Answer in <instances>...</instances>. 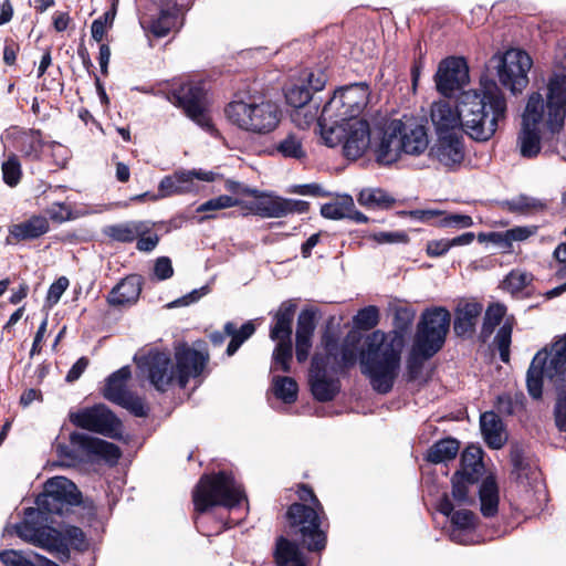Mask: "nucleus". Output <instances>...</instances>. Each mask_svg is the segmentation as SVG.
I'll list each match as a JSON object with an SVG mask.
<instances>
[{
    "label": "nucleus",
    "mask_w": 566,
    "mask_h": 566,
    "mask_svg": "<svg viewBox=\"0 0 566 566\" xmlns=\"http://www.w3.org/2000/svg\"><path fill=\"white\" fill-rule=\"evenodd\" d=\"M565 115L566 75H554L547 85L546 103L539 93H533L527 101L517 138L521 155L536 157L541 143L553 140L559 133Z\"/></svg>",
    "instance_id": "1"
},
{
    "label": "nucleus",
    "mask_w": 566,
    "mask_h": 566,
    "mask_svg": "<svg viewBox=\"0 0 566 566\" xmlns=\"http://www.w3.org/2000/svg\"><path fill=\"white\" fill-rule=\"evenodd\" d=\"M482 90L464 91L460 95V116L463 132L476 142L489 140L505 117L506 99L493 81L481 83Z\"/></svg>",
    "instance_id": "2"
},
{
    "label": "nucleus",
    "mask_w": 566,
    "mask_h": 566,
    "mask_svg": "<svg viewBox=\"0 0 566 566\" xmlns=\"http://www.w3.org/2000/svg\"><path fill=\"white\" fill-rule=\"evenodd\" d=\"M402 347L403 337L397 331L387 334L377 329L366 337L360 368L377 392L387 394L392 389L400 369Z\"/></svg>",
    "instance_id": "3"
},
{
    "label": "nucleus",
    "mask_w": 566,
    "mask_h": 566,
    "mask_svg": "<svg viewBox=\"0 0 566 566\" xmlns=\"http://www.w3.org/2000/svg\"><path fill=\"white\" fill-rule=\"evenodd\" d=\"M551 380L557 389L555 421L560 431H566V334L556 340L549 350H539L533 358L527 374L528 394L538 399L543 394V379Z\"/></svg>",
    "instance_id": "4"
},
{
    "label": "nucleus",
    "mask_w": 566,
    "mask_h": 566,
    "mask_svg": "<svg viewBox=\"0 0 566 566\" xmlns=\"http://www.w3.org/2000/svg\"><path fill=\"white\" fill-rule=\"evenodd\" d=\"M450 313L444 307L427 310L418 324L410 358L407 363L408 379L417 378L422 360L441 349L449 331Z\"/></svg>",
    "instance_id": "5"
},
{
    "label": "nucleus",
    "mask_w": 566,
    "mask_h": 566,
    "mask_svg": "<svg viewBox=\"0 0 566 566\" xmlns=\"http://www.w3.org/2000/svg\"><path fill=\"white\" fill-rule=\"evenodd\" d=\"M224 113L229 122L238 128L259 135L273 132L282 115L276 103L255 98L231 102Z\"/></svg>",
    "instance_id": "6"
},
{
    "label": "nucleus",
    "mask_w": 566,
    "mask_h": 566,
    "mask_svg": "<svg viewBox=\"0 0 566 566\" xmlns=\"http://www.w3.org/2000/svg\"><path fill=\"white\" fill-rule=\"evenodd\" d=\"M244 499L241 484L231 473L224 471L203 475L193 491V504L198 512H206L212 506L233 507Z\"/></svg>",
    "instance_id": "7"
},
{
    "label": "nucleus",
    "mask_w": 566,
    "mask_h": 566,
    "mask_svg": "<svg viewBox=\"0 0 566 566\" xmlns=\"http://www.w3.org/2000/svg\"><path fill=\"white\" fill-rule=\"evenodd\" d=\"M298 497L304 502H311L312 505L294 503L287 510V518L291 526L298 527L303 542L310 551H321L325 547L326 537L319 528L318 512L323 507L313 493L312 489L301 485L298 489Z\"/></svg>",
    "instance_id": "8"
},
{
    "label": "nucleus",
    "mask_w": 566,
    "mask_h": 566,
    "mask_svg": "<svg viewBox=\"0 0 566 566\" xmlns=\"http://www.w3.org/2000/svg\"><path fill=\"white\" fill-rule=\"evenodd\" d=\"M134 360L138 376L147 379L156 390L165 392L172 385H178L175 363L169 353L149 349L147 353L136 354Z\"/></svg>",
    "instance_id": "9"
},
{
    "label": "nucleus",
    "mask_w": 566,
    "mask_h": 566,
    "mask_svg": "<svg viewBox=\"0 0 566 566\" xmlns=\"http://www.w3.org/2000/svg\"><path fill=\"white\" fill-rule=\"evenodd\" d=\"M500 83L513 94L521 93L528 84V72L533 61L521 49H510L492 56Z\"/></svg>",
    "instance_id": "10"
},
{
    "label": "nucleus",
    "mask_w": 566,
    "mask_h": 566,
    "mask_svg": "<svg viewBox=\"0 0 566 566\" xmlns=\"http://www.w3.org/2000/svg\"><path fill=\"white\" fill-rule=\"evenodd\" d=\"M45 511L40 507H29L24 512V520L15 524L17 535L24 542L49 552L57 551L62 546L61 533L46 525Z\"/></svg>",
    "instance_id": "11"
},
{
    "label": "nucleus",
    "mask_w": 566,
    "mask_h": 566,
    "mask_svg": "<svg viewBox=\"0 0 566 566\" xmlns=\"http://www.w3.org/2000/svg\"><path fill=\"white\" fill-rule=\"evenodd\" d=\"M369 90L364 83L337 90L324 105L325 116L336 117V122L361 120L358 118L368 104Z\"/></svg>",
    "instance_id": "12"
},
{
    "label": "nucleus",
    "mask_w": 566,
    "mask_h": 566,
    "mask_svg": "<svg viewBox=\"0 0 566 566\" xmlns=\"http://www.w3.org/2000/svg\"><path fill=\"white\" fill-rule=\"evenodd\" d=\"M36 506L48 514H62L65 505H78L81 493L76 485L64 476H54L46 481L44 491L36 497Z\"/></svg>",
    "instance_id": "13"
},
{
    "label": "nucleus",
    "mask_w": 566,
    "mask_h": 566,
    "mask_svg": "<svg viewBox=\"0 0 566 566\" xmlns=\"http://www.w3.org/2000/svg\"><path fill=\"white\" fill-rule=\"evenodd\" d=\"M70 421L78 428L108 438L115 439L122 436L120 420L102 403L70 413Z\"/></svg>",
    "instance_id": "14"
},
{
    "label": "nucleus",
    "mask_w": 566,
    "mask_h": 566,
    "mask_svg": "<svg viewBox=\"0 0 566 566\" xmlns=\"http://www.w3.org/2000/svg\"><path fill=\"white\" fill-rule=\"evenodd\" d=\"M172 102L182 107L186 115L200 127L209 130L211 119L206 107V90L202 83H187L172 93Z\"/></svg>",
    "instance_id": "15"
},
{
    "label": "nucleus",
    "mask_w": 566,
    "mask_h": 566,
    "mask_svg": "<svg viewBox=\"0 0 566 566\" xmlns=\"http://www.w3.org/2000/svg\"><path fill=\"white\" fill-rule=\"evenodd\" d=\"M219 177L214 171L202 169L180 170L161 179L158 187V195L154 198H166L175 195H182L198 191L196 180L211 182Z\"/></svg>",
    "instance_id": "16"
},
{
    "label": "nucleus",
    "mask_w": 566,
    "mask_h": 566,
    "mask_svg": "<svg viewBox=\"0 0 566 566\" xmlns=\"http://www.w3.org/2000/svg\"><path fill=\"white\" fill-rule=\"evenodd\" d=\"M438 510L446 516L450 517L451 521V530H450V538L451 541L469 545L475 543V515L469 510H454V504L450 500V495L444 494L441 499Z\"/></svg>",
    "instance_id": "17"
},
{
    "label": "nucleus",
    "mask_w": 566,
    "mask_h": 566,
    "mask_svg": "<svg viewBox=\"0 0 566 566\" xmlns=\"http://www.w3.org/2000/svg\"><path fill=\"white\" fill-rule=\"evenodd\" d=\"M242 192L252 195L258 199L254 209L263 218H282L291 213H305L310 209V203L304 200L259 195L258 190L242 189Z\"/></svg>",
    "instance_id": "18"
},
{
    "label": "nucleus",
    "mask_w": 566,
    "mask_h": 566,
    "mask_svg": "<svg viewBox=\"0 0 566 566\" xmlns=\"http://www.w3.org/2000/svg\"><path fill=\"white\" fill-rule=\"evenodd\" d=\"M322 343L326 352V357L323 358L328 363L329 369L348 368L356 363L359 337L355 333L348 334L340 347L329 332L323 335Z\"/></svg>",
    "instance_id": "19"
},
{
    "label": "nucleus",
    "mask_w": 566,
    "mask_h": 566,
    "mask_svg": "<svg viewBox=\"0 0 566 566\" xmlns=\"http://www.w3.org/2000/svg\"><path fill=\"white\" fill-rule=\"evenodd\" d=\"M437 90L444 96L459 90L468 80V67L461 57H448L440 62L434 75Z\"/></svg>",
    "instance_id": "20"
},
{
    "label": "nucleus",
    "mask_w": 566,
    "mask_h": 566,
    "mask_svg": "<svg viewBox=\"0 0 566 566\" xmlns=\"http://www.w3.org/2000/svg\"><path fill=\"white\" fill-rule=\"evenodd\" d=\"M399 128L400 147L403 155L420 156L429 149V137L426 126L418 122L407 119H395Z\"/></svg>",
    "instance_id": "21"
},
{
    "label": "nucleus",
    "mask_w": 566,
    "mask_h": 566,
    "mask_svg": "<svg viewBox=\"0 0 566 566\" xmlns=\"http://www.w3.org/2000/svg\"><path fill=\"white\" fill-rule=\"evenodd\" d=\"M429 156L446 168L452 169L464 159V146L458 134L439 135L429 148Z\"/></svg>",
    "instance_id": "22"
},
{
    "label": "nucleus",
    "mask_w": 566,
    "mask_h": 566,
    "mask_svg": "<svg viewBox=\"0 0 566 566\" xmlns=\"http://www.w3.org/2000/svg\"><path fill=\"white\" fill-rule=\"evenodd\" d=\"M175 359L178 386L185 388L190 377H197L202 373L209 360V355L188 346H181L176 349Z\"/></svg>",
    "instance_id": "23"
},
{
    "label": "nucleus",
    "mask_w": 566,
    "mask_h": 566,
    "mask_svg": "<svg viewBox=\"0 0 566 566\" xmlns=\"http://www.w3.org/2000/svg\"><path fill=\"white\" fill-rule=\"evenodd\" d=\"M329 368L328 363L316 354L312 359L310 369V385L313 396L318 401L332 400L339 390V381L326 377V371Z\"/></svg>",
    "instance_id": "24"
},
{
    "label": "nucleus",
    "mask_w": 566,
    "mask_h": 566,
    "mask_svg": "<svg viewBox=\"0 0 566 566\" xmlns=\"http://www.w3.org/2000/svg\"><path fill=\"white\" fill-rule=\"evenodd\" d=\"M344 155L348 159L361 157L370 147V127L367 120H353L345 123Z\"/></svg>",
    "instance_id": "25"
},
{
    "label": "nucleus",
    "mask_w": 566,
    "mask_h": 566,
    "mask_svg": "<svg viewBox=\"0 0 566 566\" xmlns=\"http://www.w3.org/2000/svg\"><path fill=\"white\" fill-rule=\"evenodd\" d=\"M70 442L73 448L80 449L87 455H96L112 464L120 458V450L116 444L86 433L73 432L70 436Z\"/></svg>",
    "instance_id": "26"
},
{
    "label": "nucleus",
    "mask_w": 566,
    "mask_h": 566,
    "mask_svg": "<svg viewBox=\"0 0 566 566\" xmlns=\"http://www.w3.org/2000/svg\"><path fill=\"white\" fill-rule=\"evenodd\" d=\"M430 119L437 136L457 134L455 129L461 126L460 104L454 107L448 101L434 102L431 105Z\"/></svg>",
    "instance_id": "27"
},
{
    "label": "nucleus",
    "mask_w": 566,
    "mask_h": 566,
    "mask_svg": "<svg viewBox=\"0 0 566 566\" xmlns=\"http://www.w3.org/2000/svg\"><path fill=\"white\" fill-rule=\"evenodd\" d=\"M483 312L480 302L461 300L454 310L453 329L458 336L471 337Z\"/></svg>",
    "instance_id": "28"
},
{
    "label": "nucleus",
    "mask_w": 566,
    "mask_h": 566,
    "mask_svg": "<svg viewBox=\"0 0 566 566\" xmlns=\"http://www.w3.org/2000/svg\"><path fill=\"white\" fill-rule=\"evenodd\" d=\"M2 138L25 156H38L43 145L39 130L23 129L18 126L8 128Z\"/></svg>",
    "instance_id": "29"
},
{
    "label": "nucleus",
    "mask_w": 566,
    "mask_h": 566,
    "mask_svg": "<svg viewBox=\"0 0 566 566\" xmlns=\"http://www.w3.org/2000/svg\"><path fill=\"white\" fill-rule=\"evenodd\" d=\"M305 135L300 130H291L282 134L272 146V153L284 159L302 161L307 158L304 145Z\"/></svg>",
    "instance_id": "30"
},
{
    "label": "nucleus",
    "mask_w": 566,
    "mask_h": 566,
    "mask_svg": "<svg viewBox=\"0 0 566 566\" xmlns=\"http://www.w3.org/2000/svg\"><path fill=\"white\" fill-rule=\"evenodd\" d=\"M255 332V326L252 322L244 323L240 328L232 322H227L223 326V333L213 332L210 334V340L214 345L223 344L227 336L231 337L227 347L228 356H232L240 346L249 339Z\"/></svg>",
    "instance_id": "31"
},
{
    "label": "nucleus",
    "mask_w": 566,
    "mask_h": 566,
    "mask_svg": "<svg viewBox=\"0 0 566 566\" xmlns=\"http://www.w3.org/2000/svg\"><path fill=\"white\" fill-rule=\"evenodd\" d=\"M398 133L399 128L396 127L395 119H392L386 126L382 137L375 149L376 158L379 164L390 165L403 155Z\"/></svg>",
    "instance_id": "32"
},
{
    "label": "nucleus",
    "mask_w": 566,
    "mask_h": 566,
    "mask_svg": "<svg viewBox=\"0 0 566 566\" xmlns=\"http://www.w3.org/2000/svg\"><path fill=\"white\" fill-rule=\"evenodd\" d=\"M142 292V277L128 275L116 284L107 296L112 306H126L137 302Z\"/></svg>",
    "instance_id": "33"
},
{
    "label": "nucleus",
    "mask_w": 566,
    "mask_h": 566,
    "mask_svg": "<svg viewBox=\"0 0 566 566\" xmlns=\"http://www.w3.org/2000/svg\"><path fill=\"white\" fill-rule=\"evenodd\" d=\"M49 229V221L45 217L33 216L23 222L11 226L9 228V237L7 238V242L11 243V238L17 241L36 239L45 234Z\"/></svg>",
    "instance_id": "34"
},
{
    "label": "nucleus",
    "mask_w": 566,
    "mask_h": 566,
    "mask_svg": "<svg viewBox=\"0 0 566 566\" xmlns=\"http://www.w3.org/2000/svg\"><path fill=\"white\" fill-rule=\"evenodd\" d=\"M480 427L485 442L492 449H501L506 442L507 436L500 417L488 411L480 417Z\"/></svg>",
    "instance_id": "35"
},
{
    "label": "nucleus",
    "mask_w": 566,
    "mask_h": 566,
    "mask_svg": "<svg viewBox=\"0 0 566 566\" xmlns=\"http://www.w3.org/2000/svg\"><path fill=\"white\" fill-rule=\"evenodd\" d=\"M295 313V305L284 302L279 307L274 319L275 323L270 331V337L274 342H291L292 322Z\"/></svg>",
    "instance_id": "36"
},
{
    "label": "nucleus",
    "mask_w": 566,
    "mask_h": 566,
    "mask_svg": "<svg viewBox=\"0 0 566 566\" xmlns=\"http://www.w3.org/2000/svg\"><path fill=\"white\" fill-rule=\"evenodd\" d=\"M150 229L151 224L148 221H129L107 227L105 234L114 241L127 243L136 240L138 235L149 233Z\"/></svg>",
    "instance_id": "37"
},
{
    "label": "nucleus",
    "mask_w": 566,
    "mask_h": 566,
    "mask_svg": "<svg viewBox=\"0 0 566 566\" xmlns=\"http://www.w3.org/2000/svg\"><path fill=\"white\" fill-rule=\"evenodd\" d=\"M483 471L482 450L479 447H468L461 455V470L455 474H461L471 483H475Z\"/></svg>",
    "instance_id": "38"
},
{
    "label": "nucleus",
    "mask_w": 566,
    "mask_h": 566,
    "mask_svg": "<svg viewBox=\"0 0 566 566\" xmlns=\"http://www.w3.org/2000/svg\"><path fill=\"white\" fill-rule=\"evenodd\" d=\"M130 369L128 366H124L108 376L106 384L103 389V396L117 403L129 390L126 388V384L130 378Z\"/></svg>",
    "instance_id": "39"
},
{
    "label": "nucleus",
    "mask_w": 566,
    "mask_h": 566,
    "mask_svg": "<svg viewBox=\"0 0 566 566\" xmlns=\"http://www.w3.org/2000/svg\"><path fill=\"white\" fill-rule=\"evenodd\" d=\"M318 128L324 144L328 147L344 145L345 122H336V117L325 116V111L318 117Z\"/></svg>",
    "instance_id": "40"
},
{
    "label": "nucleus",
    "mask_w": 566,
    "mask_h": 566,
    "mask_svg": "<svg viewBox=\"0 0 566 566\" xmlns=\"http://www.w3.org/2000/svg\"><path fill=\"white\" fill-rule=\"evenodd\" d=\"M358 203L366 209H389L396 202L395 198L380 188H365L357 196Z\"/></svg>",
    "instance_id": "41"
},
{
    "label": "nucleus",
    "mask_w": 566,
    "mask_h": 566,
    "mask_svg": "<svg viewBox=\"0 0 566 566\" xmlns=\"http://www.w3.org/2000/svg\"><path fill=\"white\" fill-rule=\"evenodd\" d=\"M481 512L491 517L497 513L499 488L493 476H486L480 486Z\"/></svg>",
    "instance_id": "42"
},
{
    "label": "nucleus",
    "mask_w": 566,
    "mask_h": 566,
    "mask_svg": "<svg viewBox=\"0 0 566 566\" xmlns=\"http://www.w3.org/2000/svg\"><path fill=\"white\" fill-rule=\"evenodd\" d=\"M275 559L279 566H305L298 547L283 537L277 539Z\"/></svg>",
    "instance_id": "43"
},
{
    "label": "nucleus",
    "mask_w": 566,
    "mask_h": 566,
    "mask_svg": "<svg viewBox=\"0 0 566 566\" xmlns=\"http://www.w3.org/2000/svg\"><path fill=\"white\" fill-rule=\"evenodd\" d=\"M459 449L460 444L455 439H442L428 450L427 460L431 463H441L452 460L457 457Z\"/></svg>",
    "instance_id": "44"
},
{
    "label": "nucleus",
    "mask_w": 566,
    "mask_h": 566,
    "mask_svg": "<svg viewBox=\"0 0 566 566\" xmlns=\"http://www.w3.org/2000/svg\"><path fill=\"white\" fill-rule=\"evenodd\" d=\"M504 205L509 211L517 213H533L547 208V203L544 200L526 195H520L505 201Z\"/></svg>",
    "instance_id": "45"
},
{
    "label": "nucleus",
    "mask_w": 566,
    "mask_h": 566,
    "mask_svg": "<svg viewBox=\"0 0 566 566\" xmlns=\"http://www.w3.org/2000/svg\"><path fill=\"white\" fill-rule=\"evenodd\" d=\"M353 207V198L348 195L338 197L335 201L324 203L321 207V214L326 219H347Z\"/></svg>",
    "instance_id": "46"
},
{
    "label": "nucleus",
    "mask_w": 566,
    "mask_h": 566,
    "mask_svg": "<svg viewBox=\"0 0 566 566\" xmlns=\"http://www.w3.org/2000/svg\"><path fill=\"white\" fill-rule=\"evenodd\" d=\"M505 313L506 307L500 303H493L488 306L480 335L483 340H486L492 335L494 328L502 322Z\"/></svg>",
    "instance_id": "47"
},
{
    "label": "nucleus",
    "mask_w": 566,
    "mask_h": 566,
    "mask_svg": "<svg viewBox=\"0 0 566 566\" xmlns=\"http://www.w3.org/2000/svg\"><path fill=\"white\" fill-rule=\"evenodd\" d=\"M318 113V105L315 103H307L303 106H298L293 108L291 112V119L292 122L302 130L310 127L315 120L318 122L317 116Z\"/></svg>",
    "instance_id": "48"
},
{
    "label": "nucleus",
    "mask_w": 566,
    "mask_h": 566,
    "mask_svg": "<svg viewBox=\"0 0 566 566\" xmlns=\"http://www.w3.org/2000/svg\"><path fill=\"white\" fill-rule=\"evenodd\" d=\"M273 390L274 395L286 403H291L296 400L297 384L291 377H274Z\"/></svg>",
    "instance_id": "49"
},
{
    "label": "nucleus",
    "mask_w": 566,
    "mask_h": 566,
    "mask_svg": "<svg viewBox=\"0 0 566 566\" xmlns=\"http://www.w3.org/2000/svg\"><path fill=\"white\" fill-rule=\"evenodd\" d=\"M533 281V275L523 270H512L503 281V289L511 294L523 291Z\"/></svg>",
    "instance_id": "50"
},
{
    "label": "nucleus",
    "mask_w": 566,
    "mask_h": 566,
    "mask_svg": "<svg viewBox=\"0 0 566 566\" xmlns=\"http://www.w3.org/2000/svg\"><path fill=\"white\" fill-rule=\"evenodd\" d=\"M177 14L168 10H163L158 18L153 20L149 30L157 38L166 36L177 24Z\"/></svg>",
    "instance_id": "51"
},
{
    "label": "nucleus",
    "mask_w": 566,
    "mask_h": 566,
    "mask_svg": "<svg viewBox=\"0 0 566 566\" xmlns=\"http://www.w3.org/2000/svg\"><path fill=\"white\" fill-rule=\"evenodd\" d=\"M451 502L455 505H465L472 503V497L469 495V485L471 482L467 481L461 474H454L452 478Z\"/></svg>",
    "instance_id": "52"
},
{
    "label": "nucleus",
    "mask_w": 566,
    "mask_h": 566,
    "mask_svg": "<svg viewBox=\"0 0 566 566\" xmlns=\"http://www.w3.org/2000/svg\"><path fill=\"white\" fill-rule=\"evenodd\" d=\"M292 360V342H276L273 352V366L274 370L290 371V363Z\"/></svg>",
    "instance_id": "53"
},
{
    "label": "nucleus",
    "mask_w": 566,
    "mask_h": 566,
    "mask_svg": "<svg viewBox=\"0 0 566 566\" xmlns=\"http://www.w3.org/2000/svg\"><path fill=\"white\" fill-rule=\"evenodd\" d=\"M2 178L6 185L13 188L15 187L22 177L21 164L15 155H10L1 166Z\"/></svg>",
    "instance_id": "54"
},
{
    "label": "nucleus",
    "mask_w": 566,
    "mask_h": 566,
    "mask_svg": "<svg viewBox=\"0 0 566 566\" xmlns=\"http://www.w3.org/2000/svg\"><path fill=\"white\" fill-rule=\"evenodd\" d=\"M512 324L506 321L497 331L494 344L499 349L500 358L503 363H509L510 360V346L512 339Z\"/></svg>",
    "instance_id": "55"
},
{
    "label": "nucleus",
    "mask_w": 566,
    "mask_h": 566,
    "mask_svg": "<svg viewBox=\"0 0 566 566\" xmlns=\"http://www.w3.org/2000/svg\"><path fill=\"white\" fill-rule=\"evenodd\" d=\"M286 103L293 108L312 102V92L305 83L294 84L285 92Z\"/></svg>",
    "instance_id": "56"
},
{
    "label": "nucleus",
    "mask_w": 566,
    "mask_h": 566,
    "mask_svg": "<svg viewBox=\"0 0 566 566\" xmlns=\"http://www.w3.org/2000/svg\"><path fill=\"white\" fill-rule=\"evenodd\" d=\"M34 552L24 553L22 551L7 549L0 554V559L6 566H36L31 556H34Z\"/></svg>",
    "instance_id": "57"
},
{
    "label": "nucleus",
    "mask_w": 566,
    "mask_h": 566,
    "mask_svg": "<svg viewBox=\"0 0 566 566\" xmlns=\"http://www.w3.org/2000/svg\"><path fill=\"white\" fill-rule=\"evenodd\" d=\"M315 327V312L303 310L297 318L296 338H312Z\"/></svg>",
    "instance_id": "58"
},
{
    "label": "nucleus",
    "mask_w": 566,
    "mask_h": 566,
    "mask_svg": "<svg viewBox=\"0 0 566 566\" xmlns=\"http://www.w3.org/2000/svg\"><path fill=\"white\" fill-rule=\"evenodd\" d=\"M379 322V311L376 306H367L360 310L354 317L355 325L360 329H371Z\"/></svg>",
    "instance_id": "59"
},
{
    "label": "nucleus",
    "mask_w": 566,
    "mask_h": 566,
    "mask_svg": "<svg viewBox=\"0 0 566 566\" xmlns=\"http://www.w3.org/2000/svg\"><path fill=\"white\" fill-rule=\"evenodd\" d=\"M238 205V200L228 195H221L217 198H212L197 208V212H208L216 211L221 209H227L231 207H235Z\"/></svg>",
    "instance_id": "60"
},
{
    "label": "nucleus",
    "mask_w": 566,
    "mask_h": 566,
    "mask_svg": "<svg viewBox=\"0 0 566 566\" xmlns=\"http://www.w3.org/2000/svg\"><path fill=\"white\" fill-rule=\"evenodd\" d=\"M116 405H119L123 408L129 410L136 417H145L147 415L144 400L130 391L124 396Z\"/></svg>",
    "instance_id": "61"
},
{
    "label": "nucleus",
    "mask_w": 566,
    "mask_h": 566,
    "mask_svg": "<svg viewBox=\"0 0 566 566\" xmlns=\"http://www.w3.org/2000/svg\"><path fill=\"white\" fill-rule=\"evenodd\" d=\"M437 224L444 228L465 229L473 226V220L468 214L452 213L440 218Z\"/></svg>",
    "instance_id": "62"
},
{
    "label": "nucleus",
    "mask_w": 566,
    "mask_h": 566,
    "mask_svg": "<svg viewBox=\"0 0 566 566\" xmlns=\"http://www.w3.org/2000/svg\"><path fill=\"white\" fill-rule=\"evenodd\" d=\"M537 232L536 226H523V227H514L512 229H509L504 232L503 238L511 242V244L514 241H524L528 239L530 237L534 235Z\"/></svg>",
    "instance_id": "63"
},
{
    "label": "nucleus",
    "mask_w": 566,
    "mask_h": 566,
    "mask_svg": "<svg viewBox=\"0 0 566 566\" xmlns=\"http://www.w3.org/2000/svg\"><path fill=\"white\" fill-rule=\"evenodd\" d=\"M371 239L379 244L406 243L408 241V235L402 231H381L371 234Z\"/></svg>",
    "instance_id": "64"
}]
</instances>
